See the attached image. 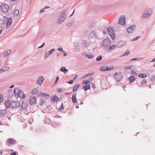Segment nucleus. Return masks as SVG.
Masks as SVG:
<instances>
[{"label": "nucleus", "mask_w": 155, "mask_h": 155, "mask_svg": "<svg viewBox=\"0 0 155 155\" xmlns=\"http://www.w3.org/2000/svg\"><path fill=\"white\" fill-rule=\"evenodd\" d=\"M66 12L65 10L63 11L60 14L58 20V24H61L63 23L66 18Z\"/></svg>", "instance_id": "f257e3e1"}, {"label": "nucleus", "mask_w": 155, "mask_h": 155, "mask_svg": "<svg viewBox=\"0 0 155 155\" xmlns=\"http://www.w3.org/2000/svg\"><path fill=\"white\" fill-rule=\"evenodd\" d=\"M111 40L107 38L103 40L101 42V45L104 48H107L111 45Z\"/></svg>", "instance_id": "f03ea898"}, {"label": "nucleus", "mask_w": 155, "mask_h": 155, "mask_svg": "<svg viewBox=\"0 0 155 155\" xmlns=\"http://www.w3.org/2000/svg\"><path fill=\"white\" fill-rule=\"evenodd\" d=\"M2 21L4 24H6L7 21V24L6 25L7 28H9L12 23V20L11 18H8L6 16H4L3 17Z\"/></svg>", "instance_id": "7ed1b4c3"}, {"label": "nucleus", "mask_w": 155, "mask_h": 155, "mask_svg": "<svg viewBox=\"0 0 155 155\" xmlns=\"http://www.w3.org/2000/svg\"><path fill=\"white\" fill-rule=\"evenodd\" d=\"M153 13L152 9L150 8H148L146 13L144 14L142 16V18L143 19L149 18Z\"/></svg>", "instance_id": "20e7f679"}, {"label": "nucleus", "mask_w": 155, "mask_h": 155, "mask_svg": "<svg viewBox=\"0 0 155 155\" xmlns=\"http://www.w3.org/2000/svg\"><path fill=\"white\" fill-rule=\"evenodd\" d=\"M107 31L112 39L113 40H114L115 39V35L114 34V31L113 28L111 27H109L107 29Z\"/></svg>", "instance_id": "39448f33"}, {"label": "nucleus", "mask_w": 155, "mask_h": 155, "mask_svg": "<svg viewBox=\"0 0 155 155\" xmlns=\"http://www.w3.org/2000/svg\"><path fill=\"white\" fill-rule=\"evenodd\" d=\"M118 23L120 25L124 26L126 25V18L124 15L120 16L118 20Z\"/></svg>", "instance_id": "423d86ee"}, {"label": "nucleus", "mask_w": 155, "mask_h": 155, "mask_svg": "<svg viewBox=\"0 0 155 155\" xmlns=\"http://www.w3.org/2000/svg\"><path fill=\"white\" fill-rule=\"evenodd\" d=\"M1 11L3 12H6L9 9V6L6 4H3L1 7Z\"/></svg>", "instance_id": "0eeeda50"}, {"label": "nucleus", "mask_w": 155, "mask_h": 155, "mask_svg": "<svg viewBox=\"0 0 155 155\" xmlns=\"http://www.w3.org/2000/svg\"><path fill=\"white\" fill-rule=\"evenodd\" d=\"M114 77L117 81H119L121 79L122 77V75L121 73L119 72H116L114 74Z\"/></svg>", "instance_id": "6e6552de"}, {"label": "nucleus", "mask_w": 155, "mask_h": 155, "mask_svg": "<svg viewBox=\"0 0 155 155\" xmlns=\"http://www.w3.org/2000/svg\"><path fill=\"white\" fill-rule=\"evenodd\" d=\"M136 26L135 25L131 26L127 29V31L129 33L133 32L135 29Z\"/></svg>", "instance_id": "1a4fd4ad"}, {"label": "nucleus", "mask_w": 155, "mask_h": 155, "mask_svg": "<svg viewBox=\"0 0 155 155\" xmlns=\"http://www.w3.org/2000/svg\"><path fill=\"white\" fill-rule=\"evenodd\" d=\"M44 81V79L42 76L40 77L35 81V83L40 85H41L43 81Z\"/></svg>", "instance_id": "9d476101"}, {"label": "nucleus", "mask_w": 155, "mask_h": 155, "mask_svg": "<svg viewBox=\"0 0 155 155\" xmlns=\"http://www.w3.org/2000/svg\"><path fill=\"white\" fill-rule=\"evenodd\" d=\"M20 103L18 101H13L12 102L11 107L13 108L18 107L20 106Z\"/></svg>", "instance_id": "9b49d317"}, {"label": "nucleus", "mask_w": 155, "mask_h": 155, "mask_svg": "<svg viewBox=\"0 0 155 155\" xmlns=\"http://www.w3.org/2000/svg\"><path fill=\"white\" fill-rule=\"evenodd\" d=\"M126 42L125 41L122 40L118 42L117 45V46L118 48H120L123 47L126 44Z\"/></svg>", "instance_id": "f8f14e48"}, {"label": "nucleus", "mask_w": 155, "mask_h": 155, "mask_svg": "<svg viewBox=\"0 0 155 155\" xmlns=\"http://www.w3.org/2000/svg\"><path fill=\"white\" fill-rule=\"evenodd\" d=\"M55 49H51L49 51H47L45 54V55L44 57L45 59L47 58L51 54L53 53Z\"/></svg>", "instance_id": "ddd939ff"}, {"label": "nucleus", "mask_w": 155, "mask_h": 155, "mask_svg": "<svg viewBox=\"0 0 155 155\" xmlns=\"http://www.w3.org/2000/svg\"><path fill=\"white\" fill-rule=\"evenodd\" d=\"M30 102L31 105L35 104L36 103V99L35 97L31 96L30 98Z\"/></svg>", "instance_id": "4468645a"}, {"label": "nucleus", "mask_w": 155, "mask_h": 155, "mask_svg": "<svg viewBox=\"0 0 155 155\" xmlns=\"http://www.w3.org/2000/svg\"><path fill=\"white\" fill-rule=\"evenodd\" d=\"M15 143V141L13 139H8L7 140V145H10L12 144H14Z\"/></svg>", "instance_id": "2eb2a0df"}, {"label": "nucleus", "mask_w": 155, "mask_h": 155, "mask_svg": "<svg viewBox=\"0 0 155 155\" xmlns=\"http://www.w3.org/2000/svg\"><path fill=\"white\" fill-rule=\"evenodd\" d=\"M82 45L84 47H88L90 45V42L88 41L83 40L82 41Z\"/></svg>", "instance_id": "dca6fc26"}, {"label": "nucleus", "mask_w": 155, "mask_h": 155, "mask_svg": "<svg viewBox=\"0 0 155 155\" xmlns=\"http://www.w3.org/2000/svg\"><path fill=\"white\" fill-rule=\"evenodd\" d=\"M28 105L27 102H23L21 105V108L22 110L25 109L27 107H28Z\"/></svg>", "instance_id": "f3484780"}, {"label": "nucleus", "mask_w": 155, "mask_h": 155, "mask_svg": "<svg viewBox=\"0 0 155 155\" xmlns=\"http://www.w3.org/2000/svg\"><path fill=\"white\" fill-rule=\"evenodd\" d=\"M5 104L7 108H10L11 107L12 102L10 100L7 101L5 102Z\"/></svg>", "instance_id": "a211bd4d"}, {"label": "nucleus", "mask_w": 155, "mask_h": 155, "mask_svg": "<svg viewBox=\"0 0 155 155\" xmlns=\"http://www.w3.org/2000/svg\"><path fill=\"white\" fill-rule=\"evenodd\" d=\"M20 97L22 98H24L25 97V94L24 93L22 90H21L19 92V93L18 95Z\"/></svg>", "instance_id": "6ab92c4d"}, {"label": "nucleus", "mask_w": 155, "mask_h": 155, "mask_svg": "<svg viewBox=\"0 0 155 155\" xmlns=\"http://www.w3.org/2000/svg\"><path fill=\"white\" fill-rule=\"evenodd\" d=\"M9 67H4L0 69V73L3 71H6L9 69Z\"/></svg>", "instance_id": "aec40b11"}, {"label": "nucleus", "mask_w": 155, "mask_h": 155, "mask_svg": "<svg viewBox=\"0 0 155 155\" xmlns=\"http://www.w3.org/2000/svg\"><path fill=\"white\" fill-rule=\"evenodd\" d=\"M6 113V110L5 109L0 110V116L3 117L4 116Z\"/></svg>", "instance_id": "412c9836"}, {"label": "nucleus", "mask_w": 155, "mask_h": 155, "mask_svg": "<svg viewBox=\"0 0 155 155\" xmlns=\"http://www.w3.org/2000/svg\"><path fill=\"white\" fill-rule=\"evenodd\" d=\"M60 71L63 72L65 74H67L68 72V70L67 69L64 67H62L60 69Z\"/></svg>", "instance_id": "4be33fe9"}, {"label": "nucleus", "mask_w": 155, "mask_h": 155, "mask_svg": "<svg viewBox=\"0 0 155 155\" xmlns=\"http://www.w3.org/2000/svg\"><path fill=\"white\" fill-rule=\"evenodd\" d=\"M84 56L88 58H90L92 59L94 57V55L90 53L85 54Z\"/></svg>", "instance_id": "5701e85b"}, {"label": "nucleus", "mask_w": 155, "mask_h": 155, "mask_svg": "<svg viewBox=\"0 0 155 155\" xmlns=\"http://www.w3.org/2000/svg\"><path fill=\"white\" fill-rule=\"evenodd\" d=\"M90 36L92 38H96L97 37V35L95 31H93L91 33Z\"/></svg>", "instance_id": "b1692460"}, {"label": "nucleus", "mask_w": 155, "mask_h": 155, "mask_svg": "<svg viewBox=\"0 0 155 155\" xmlns=\"http://www.w3.org/2000/svg\"><path fill=\"white\" fill-rule=\"evenodd\" d=\"M135 80V78L133 76H131L128 79V80L130 81V83L133 82Z\"/></svg>", "instance_id": "393cba45"}, {"label": "nucleus", "mask_w": 155, "mask_h": 155, "mask_svg": "<svg viewBox=\"0 0 155 155\" xmlns=\"http://www.w3.org/2000/svg\"><path fill=\"white\" fill-rule=\"evenodd\" d=\"M72 101L74 103L76 102L77 98L76 97V95L75 94H73L71 97Z\"/></svg>", "instance_id": "a878e982"}, {"label": "nucleus", "mask_w": 155, "mask_h": 155, "mask_svg": "<svg viewBox=\"0 0 155 155\" xmlns=\"http://www.w3.org/2000/svg\"><path fill=\"white\" fill-rule=\"evenodd\" d=\"M74 50L76 52L78 51L79 50V46L78 44H77L74 46Z\"/></svg>", "instance_id": "bb28decb"}, {"label": "nucleus", "mask_w": 155, "mask_h": 155, "mask_svg": "<svg viewBox=\"0 0 155 155\" xmlns=\"http://www.w3.org/2000/svg\"><path fill=\"white\" fill-rule=\"evenodd\" d=\"M116 48V45H112L108 48V50L110 51L115 49Z\"/></svg>", "instance_id": "cd10ccee"}, {"label": "nucleus", "mask_w": 155, "mask_h": 155, "mask_svg": "<svg viewBox=\"0 0 155 155\" xmlns=\"http://www.w3.org/2000/svg\"><path fill=\"white\" fill-rule=\"evenodd\" d=\"M21 90H20V89L19 88H17L14 90V93L15 94L18 95L19 93V92Z\"/></svg>", "instance_id": "c85d7f7f"}, {"label": "nucleus", "mask_w": 155, "mask_h": 155, "mask_svg": "<svg viewBox=\"0 0 155 155\" xmlns=\"http://www.w3.org/2000/svg\"><path fill=\"white\" fill-rule=\"evenodd\" d=\"M114 68L113 66L111 65H110L108 66H106V69L107 71H110L113 70Z\"/></svg>", "instance_id": "c756f323"}, {"label": "nucleus", "mask_w": 155, "mask_h": 155, "mask_svg": "<svg viewBox=\"0 0 155 155\" xmlns=\"http://www.w3.org/2000/svg\"><path fill=\"white\" fill-rule=\"evenodd\" d=\"M100 69L101 71H107L106 69V66H104L101 67L100 68Z\"/></svg>", "instance_id": "7c9ffc66"}, {"label": "nucleus", "mask_w": 155, "mask_h": 155, "mask_svg": "<svg viewBox=\"0 0 155 155\" xmlns=\"http://www.w3.org/2000/svg\"><path fill=\"white\" fill-rule=\"evenodd\" d=\"M80 85L79 84H78L75 85L73 88V91H76L77 89L79 87Z\"/></svg>", "instance_id": "2f4dec72"}, {"label": "nucleus", "mask_w": 155, "mask_h": 155, "mask_svg": "<svg viewBox=\"0 0 155 155\" xmlns=\"http://www.w3.org/2000/svg\"><path fill=\"white\" fill-rule=\"evenodd\" d=\"M19 13V11L17 9H15L14 11V16L17 17V16Z\"/></svg>", "instance_id": "473e14b6"}, {"label": "nucleus", "mask_w": 155, "mask_h": 155, "mask_svg": "<svg viewBox=\"0 0 155 155\" xmlns=\"http://www.w3.org/2000/svg\"><path fill=\"white\" fill-rule=\"evenodd\" d=\"M83 87L85 89V91H86L88 89H89L90 88V84H87V85H85Z\"/></svg>", "instance_id": "72a5a7b5"}, {"label": "nucleus", "mask_w": 155, "mask_h": 155, "mask_svg": "<svg viewBox=\"0 0 155 155\" xmlns=\"http://www.w3.org/2000/svg\"><path fill=\"white\" fill-rule=\"evenodd\" d=\"M143 59V58H135L133 59H130L131 61H139V60H142Z\"/></svg>", "instance_id": "f704fd0d"}, {"label": "nucleus", "mask_w": 155, "mask_h": 155, "mask_svg": "<svg viewBox=\"0 0 155 155\" xmlns=\"http://www.w3.org/2000/svg\"><path fill=\"white\" fill-rule=\"evenodd\" d=\"M38 91L37 88L34 89L32 91V93L33 94H36L38 93Z\"/></svg>", "instance_id": "c9c22d12"}, {"label": "nucleus", "mask_w": 155, "mask_h": 155, "mask_svg": "<svg viewBox=\"0 0 155 155\" xmlns=\"http://www.w3.org/2000/svg\"><path fill=\"white\" fill-rule=\"evenodd\" d=\"M41 96L42 97H46V98H48L49 97V95L48 94H46L45 93H41Z\"/></svg>", "instance_id": "e433bc0d"}, {"label": "nucleus", "mask_w": 155, "mask_h": 155, "mask_svg": "<svg viewBox=\"0 0 155 155\" xmlns=\"http://www.w3.org/2000/svg\"><path fill=\"white\" fill-rule=\"evenodd\" d=\"M102 59V56L101 55H100L97 56L96 58V60L97 61H101Z\"/></svg>", "instance_id": "4c0bfd02"}, {"label": "nucleus", "mask_w": 155, "mask_h": 155, "mask_svg": "<svg viewBox=\"0 0 155 155\" xmlns=\"http://www.w3.org/2000/svg\"><path fill=\"white\" fill-rule=\"evenodd\" d=\"M11 53V51L10 50H8L5 54L4 55V57L6 58Z\"/></svg>", "instance_id": "58836bf2"}, {"label": "nucleus", "mask_w": 155, "mask_h": 155, "mask_svg": "<svg viewBox=\"0 0 155 155\" xmlns=\"http://www.w3.org/2000/svg\"><path fill=\"white\" fill-rule=\"evenodd\" d=\"M138 76L141 78H145L147 77V75L145 74H139Z\"/></svg>", "instance_id": "ea45409f"}, {"label": "nucleus", "mask_w": 155, "mask_h": 155, "mask_svg": "<svg viewBox=\"0 0 155 155\" xmlns=\"http://www.w3.org/2000/svg\"><path fill=\"white\" fill-rule=\"evenodd\" d=\"M58 99V97L56 95H54L53 97V100L54 101H56Z\"/></svg>", "instance_id": "a19ab883"}, {"label": "nucleus", "mask_w": 155, "mask_h": 155, "mask_svg": "<svg viewBox=\"0 0 155 155\" xmlns=\"http://www.w3.org/2000/svg\"><path fill=\"white\" fill-rule=\"evenodd\" d=\"M73 24V22H68L67 23V26L68 27L71 26Z\"/></svg>", "instance_id": "79ce46f5"}, {"label": "nucleus", "mask_w": 155, "mask_h": 155, "mask_svg": "<svg viewBox=\"0 0 155 155\" xmlns=\"http://www.w3.org/2000/svg\"><path fill=\"white\" fill-rule=\"evenodd\" d=\"M140 36H137V37L132 39L131 41H135V40H137V39H138L139 38H140Z\"/></svg>", "instance_id": "37998d69"}, {"label": "nucleus", "mask_w": 155, "mask_h": 155, "mask_svg": "<svg viewBox=\"0 0 155 155\" xmlns=\"http://www.w3.org/2000/svg\"><path fill=\"white\" fill-rule=\"evenodd\" d=\"M151 80L152 81H155V75L152 76Z\"/></svg>", "instance_id": "c03bdc74"}, {"label": "nucleus", "mask_w": 155, "mask_h": 155, "mask_svg": "<svg viewBox=\"0 0 155 155\" xmlns=\"http://www.w3.org/2000/svg\"><path fill=\"white\" fill-rule=\"evenodd\" d=\"M63 108H64V107H63V104L62 103L59 109V110L60 111H61L63 109Z\"/></svg>", "instance_id": "a18cd8bd"}, {"label": "nucleus", "mask_w": 155, "mask_h": 155, "mask_svg": "<svg viewBox=\"0 0 155 155\" xmlns=\"http://www.w3.org/2000/svg\"><path fill=\"white\" fill-rule=\"evenodd\" d=\"M130 52L128 50L127 51L124 53V55H128L130 54Z\"/></svg>", "instance_id": "49530a36"}, {"label": "nucleus", "mask_w": 155, "mask_h": 155, "mask_svg": "<svg viewBox=\"0 0 155 155\" xmlns=\"http://www.w3.org/2000/svg\"><path fill=\"white\" fill-rule=\"evenodd\" d=\"M74 81V80H72L69 81L67 82V83L70 84H71L73 83Z\"/></svg>", "instance_id": "de8ad7c7"}, {"label": "nucleus", "mask_w": 155, "mask_h": 155, "mask_svg": "<svg viewBox=\"0 0 155 155\" xmlns=\"http://www.w3.org/2000/svg\"><path fill=\"white\" fill-rule=\"evenodd\" d=\"M131 73L133 75H137V73L135 71H132Z\"/></svg>", "instance_id": "09e8293b"}, {"label": "nucleus", "mask_w": 155, "mask_h": 155, "mask_svg": "<svg viewBox=\"0 0 155 155\" xmlns=\"http://www.w3.org/2000/svg\"><path fill=\"white\" fill-rule=\"evenodd\" d=\"M57 91H59L61 92H64V89H62L61 88H59Z\"/></svg>", "instance_id": "8fccbe9b"}, {"label": "nucleus", "mask_w": 155, "mask_h": 155, "mask_svg": "<svg viewBox=\"0 0 155 155\" xmlns=\"http://www.w3.org/2000/svg\"><path fill=\"white\" fill-rule=\"evenodd\" d=\"M58 51H61L62 52L64 51L61 48H59L57 49Z\"/></svg>", "instance_id": "3c124183"}, {"label": "nucleus", "mask_w": 155, "mask_h": 155, "mask_svg": "<svg viewBox=\"0 0 155 155\" xmlns=\"http://www.w3.org/2000/svg\"><path fill=\"white\" fill-rule=\"evenodd\" d=\"M40 101L42 104L44 103L45 102V100L42 99H40Z\"/></svg>", "instance_id": "603ef678"}, {"label": "nucleus", "mask_w": 155, "mask_h": 155, "mask_svg": "<svg viewBox=\"0 0 155 155\" xmlns=\"http://www.w3.org/2000/svg\"><path fill=\"white\" fill-rule=\"evenodd\" d=\"M3 100V98L2 96L0 97V102H2Z\"/></svg>", "instance_id": "864d4df0"}, {"label": "nucleus", "mask_w": 155, "mask_h": 155, "mask_svg": "<svg viewBox=\"0 0 155 155\" xmlns=\"http://www.w3.org/2000/svg\"><path fill=\"white\" fill-rule=\"evenodd\" d=\"M146 84V82L145 81L143 80L141 81V84L142 85H145Z\"/></svg>", "instance_id": "5fc2aeb1"}, {"label": "nucleus", "mask_w": 155, "mask_h": 155, "mask_svg": "<svg viewBox=\"0 0 155 155\" xmlns=\"http://www.w3.org/2000/svg\"><path fill=\"white\" fill-rule=\"evenodd\" d=\"M83 83L84 84H87V81L84 80L83 81Z\"/></svg>", "instance_id": "6e6d98bb"}, {"label": "nucleus", "mask_w": 155, "mask_h": 155, "mask_svg": "<svg viewBox=\"0 0 155 155\" xmlns=\"http://www.w3.org/2000/svg\"><path fill=\"white\" fill-rule=\"evenodd\" d=\"M44 9H45L44 8H42L41 9L40 11V13H42L43 12L45 11Z\"/></svg>", "instance_id": "4d7b16f0"}, {"label": "nucleus", "mask_w": 155, "mask_h": 155, "mask_svg": "<svg viewBox=\"0 0 155 155\" xmlns=\"http://www.w3.org/2000/svg\"><path fill=\"white\" fill-rule=\"evenodd\" d=\"M130 69H134L135 67L134 66H131L130 67Z\"/></svg>", "instance_id": "13d9d810"}, {"label": "nucleus", "mask_w": 155, "mask_h": 155, "mask_svg": "<svg viewBox=\"0 0 155 155\" xmlns=\"http://www.w3.org/2000/svg\"><path fill=\"white\" fill-rule=\"evenodd\" d=\"M78 77V75L76 74L74 76L73 78V79H74V80H75L76 79H77V78Z\"/></svg>", "instance_id": "bf43d9fd"}, {"label": "nucleus", "mask_w": 155, "mask_h": 155, "mask_svg": "<svg viewBox=\"0 0 155 155\" xmlns=\"http://www.w3.org/2000/svg\"><path fill=\"white\" fill-rule=\"evenodd\" d=\"M92 87L94 89H95V84L94 83H93L92 84Z\"/></svg>", "instance_id": "052dcab7"}, {"label": "nucleus", "mask_w": 155, "mask_h": 155, "mask_svg": "<svg viewBox=\"0 0 155 155\" xmlns=\"http://www.w3.org/2000/svg\"><path fill=\"white\" fill-rule=\"evenodd\" d=\"M45 45V43H43V44L42 45H41L38 48H42Z\"/></svg>", "instance_id": "680f3d73"}, {"label": "nucleus", "mask_w": 155, "mask_h": 155, "mask_svg": "<svg viewBox=\"0 0 155 155\" xmlns=\"http://www.w3.org/2000/svg\"><path fill=\"white\" fill-rule=\"evenodd\" d=\"M62 53H63V55L64 56H66L67 55V54L64 51L62 52Z\"/></svg>", "instance_id": "e2e57ef3"}, {"label": "nucleus", "mask_w": 155, "mask_h": 155, "mask_svg": "<svg viewBox=\"0 0 155 155\" xmlns=\"http://www.w3.org/2000/svg\"><path fill=\"white\" fill-rule=\"evenodd\" d=\"M130 69V68L129 67H124L125 70H127Z\"/></svg>", "instance_id": "0e129e2a"}, {"label": "nucleus", "mask_w": 155, "mask_h": 155, "mask_svg": "<svg viewBox=\"0 0 155 155\" xmlns=\"http://www.w3.org/2000/svg\"><path fill=\"white\" fill-rule=\"evenodd\" d=\"M10 155H16V153L15 152L12 153H11Z\"/></svg>", "instance_id": "69168bd1"}, {"label": "nucleus", "mask_w": 155, "mask_h": 155, "mask_svg": "<svg viewBox=\"0 0 155 155\" xmlns=\"http://www.w3.org/2000/svg\"><path fill=\"white\" fill-rule=\"evenodd\" d=\"M88 76H89V74H87L84 76L83 78H84Z\"/></svg>", "instance_id": "338daca9"}, {"label": "nucleus", "mask_w": 155, "mask_h": 155, "mask_svg": "<svg viewBox=\"0 0 155 155\" xmlns=\"http://www.w3.org/2000/svg\"><path fill=\"white\" fill-rule=\"evenodd\" d=\"M58 80H59V77L58 76H57L56 78V80L58 81Z\"/></svg>", "instance_id": "774afa93"}]
</instances>
